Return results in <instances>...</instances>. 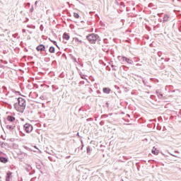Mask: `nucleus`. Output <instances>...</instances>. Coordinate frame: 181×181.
Masks as SVG:
<instances>
[{
    "label": "nucleus",
    "mask_w": 181,
    "mask_h": 181,
    "mask_svg": "<svg viewBox=\"0 0 181 181\" xmlns=\"http://www.w3.org/2000/svg\"><path fill=\"white\" fill-rule=\"evenodd\" d=\"M86 39L91 45H95L97 42L98 45H100V42H101V37L98 35V34L90 33L86 35Z\"/></svg>",
    "instance_id": "1"
},
{
    "label": "nucleus",
    "mask_w": 181,
    "mask_h": 181,
    "mask_svg": "<svg viewBox=\"0 0 181 181\" xmlns=\"http://www.w3.org/2000/svg\"><path fill=\"white\" fill-rule=\"evenodd\" d=\"M18 104L21 107L20 110H22L23 108H24L25 110V107H26V101L25 100V99H23V98H18Z\"/></svg>",
    "instance_id": "2"
},
{
    "label": "nucleus",
    "mask_w": 181,
    "mask_h": 181,
    "mask_svg": "<svg viewBox=\"0 0 181 181\" xmlns=\"http://www.w3.org/2000/svg\"><path fill=\"white\" fill-rule=\"evenodd\" d=\"M24 129L28 134H30L31 131H33V127L30 124H25L24 125Z\"/></svg>",
    "instance_id": "3"
},
{
    "label": "nucleus",
    "mask_w": 181,
    "mask_h": 181,
    "mask_svg": "<svg viewBox=\"0 0 181 181\" xmlns=\"http://www.w3.org/2000/svg\"><path fill=\"white\" fill-rule=\"evenodd\" d=\"M14 108L16 110V111H18V112H23V111H25L24 108H23L21 110V108H22V106H21V105H19V103L14 104Z\"/></svg>",
    "instance_id": "4"
},
{
    "label": "nucleus",
    "mask_w": 181,
    "mask_h": 181,
    "mask_svg": "<svg viewBox=\"0 0 181 181\" xmlns=\"http://www.w3.org/2000/svg\"><path fill=\"white\" fill-rule=\"evenodd\" d=\"M122 60L123 62H126V63H128V64H134V61L127 57H122Z\"/></svg>",
    "instance_id": "5"
},
{
    "label": "nucleus",
    "mask_w": 181,
    "mask_h": 181,
    "mask_svg": "<svg viewBox=\"0 0 181 181\" xmlns=\"http://www.w3.org/2000/svg\"><path fill=\"white\" fill-rule=\"evenodd\" d=\"M6 181H12V173L11 171L7 172Z\"/></svg>",
    "instance_id": "6"
},
{
    "label": "nucleus",
    "mask_w": 181,
    "mask_h": 181,
    "mask_svg": "<svg viewBox=\"0 0 181 181\" xmlns=\"http://www.w3.org/2000/svg\"><path fill=\"white\" fill-rule=\"evenodd\" d=\"M156 94L158 98H163V95L162 94V91H160V90H156Z\"/></svg>",
    "instance_id": "7"
},
{
    "label": "nucleus",
    "mask_w": 181,
    "mask_h": 181,
    "mask_svg": "<svg viewBox=\"0 0 181 181\" xmlns=\"http://www.w3.org/2000/svg\"><path fill=\"white\" fill-rule=\"evenodd\" d=\"M103 93H104V94H110L111 93V88L107 87L103 88Z\"/></svg>",
    "instance_id": "8"
},
{
    "label": "nucleus",
    "mask_w": 181,
    "mask_h": 181,
    "mask_svg": "<svg viewBox=\"0 0 181 181\" xmlns=\"http://www.w3.org/2000/svg\"><path fill=\"white\" fill-rule=\"evenodd\" d=\"M73 42H75L76 45H81L83 43V41H81L77 37L73 38Z\"/></svg>",
    "instance_id": "9"
},
{
    "label": "nucleus",
    "mask_w": 181,
    "mask_h": 181,
    "mask_svg": "<svg viewBox=\"0 0 181 181\" xmlns=\"http://www.w3.org/2000/svg\"><path fill=\"white\" fill-rule=\"evenodd\" d=\"M151 153H153V155H159V151L155 147L152 148Z\"/></svg>",
    "instance_id": "10"
},
{
    "label": "nucleus",
    "mask_w": 181,
    "mask_h": 181,
    "mask_svg": "<svg viewBox=\"0 0 181 181\" xmlns=\"http://www.w3.org/2000/svg\"><path fill=\"white\" fill-rule=\"evenodd\" d=\"M63 40H64V42H65V43L67 42V40H69V34L64 33L63 35Z\"/></svg>",
    "instance_id": "11"
},
{
    "label": "nucleus",
    "mask_w": 181,
    "mask_h": 181,
    "mask_svg": "<svg viewBox=\"0 0 181 181\" xmlns=\"http://www.w3.org/2000/svg\"><path fill=\"white\" fill-rule=\"evenodd\" d=\"M168 21H169V15L164 14L163 18V23H165V22H168Z\"/></svg>",
    "instance_id": "12"
},
{
    "label": "nucleus",
    "mask_w": 181,
    "mask_h": 181,
    "mask_svg": "<svg viewBox=\"0 0 181 181\" xmlns=\"http://www.w3.org/2000/svg\"><path fill=\"white\" fill-rule=\"evenodd\" d=\"M37 52H43V50H45V46L39 45L38 47H37Z\"/></svg>",
    "instance_id": "13"
},
{
    "label": "nucleus",
    "mask_w": 181,
    "mask_h": 181,
    "mask_svg": "<svg viewBox=\"0 0 181 181\" xmlns=\"http://www.w3.org/2000/svg\"><path fill=\"white\" fill-rule=\"evenodd\" d=\"M92 151H93V149L91 148V147H90V146H88L86 147V153H88V155H91Z\"/></svg>",
    "instance_id": "14"
},
{
    "label": "nucleus",
    "mask_w": 181,
    "mask_h": 181,
    "mask_svg": "<svg viewBox=\"0 0 181 181\" xmlns=\"http://www.w3.org/2000/svg\"><path fill=\"white\" fill-rule=\"evenodd\" d=\"M69 57L74 63H77V59L73 54H69Z\"/></svg>",
    "instance_id": "15"
},
{
    "label": "nucleus",
    "mask_w": 181,
    "mask_h": 181,
    "mask_svg": "<svg viewBox=\"0 0 181 181\" xmlns=\"http://www.w3.org/2000/svg\"><path fill=\"white\" fill-rule=\"evenodd\" d=\"M7 120L10 122H13V121H15V117H13V116H8Z\"/></svg>",
    "instance_id": "16"
},
{
    "label": "nucleus",
    "mask_w": 181,
    "mask_h": 181,
    "mask_svg": "<svg viewBox=\"0 0 181 181\" xmlns=\"http://www.w3.org/2000/svg\"><path fill=\"white\" fill-rule=\"evenodd\" d=\"M0 162H1V163H6L8 159H6V158L0 157Z\"/></svg>",
    "instance_id": "17"
},
{
    "label": "nucleus",
    "mask_w": 181,
    "mask_h": 181,
    "mask_svg": "<svg viewBox=\"0 0 181 181\" xmlns=\"http://www.w3.org/2000/svg\"><path fill=\"white\" fill-rule=\"evenodd\" d=\"M80 142L81 144V146L79 148V151H83V148H84V142L83 141V139H80Z\"/></svg>",
    "instance_id": "18"
},
{
    "label": "nucleus",
    "mask_w": 181,
    "mask_h": 181,
    "mask_svg": "<svg viewBox=\"0 0 181 181\" xmlns=\"http://www.w3.org/2000/svg\"><path fill=\"white\" fill-rule=\"evenodd\" d=\"M74 18H75L76 19H78L80 18V15L78 14V13H74Z\"/></svg>",
    "instance_id": "19"
},
{
    "label": "nucleus",
    "mask_w": 181,
    "mask_h": 181,
    "mask_svg": "<svg viewBox=\"0 0 181 181\" xmlns=\"http://www.w3.org/2000/svg\"><path fill=\"white\" fill-rule=\"evenodd\" d=\"M49 52V53H54V48L53 47H50Z\"/></svg>",
    "instance_id": "20"
},
{
    "label": "nucleus",
    "mask_w": 181,
    "mask_h": 181,
    "mask_svg": "<svg viewBox=\"0 0 181 181\" xmlns=\"http://www.w3.org/2000/svg\"><path fill=\"white\" fill-rule=\"evenodd\" d=\"M111 67H112V70H113L114 71H117V69H115V68L117 67V66H115V65H111Z\"/></svg>",
    "instance_id": "21"
},
{
    "label": "nucleus",
    "mask_w": 181,
    "mask_h": 181,
    "mask_svg": "<svg viewBox=\"0 0 181 181\" xmlns=\"http://www.w3.org/2000/svg\"><path fill=\"white\" fill-rule=\"evenodd\" d=\"M78 152H80V148L78 147V148H76V149H75V153H78Z\"/></svg>",
    "instance_id": "22"
},
{
    "label": "nucleus",
    "mask_w": 181,
    "mask_h": 181,
    "mask_svg": "<svg viewBox=\"0 0 181 181\" xmlns=\"http://www.w3.org/2000/svg\"><path fill=\"white\" fill-rule=\"evenodd\" d=\"M105 107H107V108H110V103H108V102L105 103Z\"/></svg>",
    "instance_id": "23"
},
{
    "label": "nucleus",
    "mask_w": 181,
    "mask_h": 181,
    "mask_svg": "<svg viewBox=\"0 0 181 181\" xmlns=\"http://www.w3.org/2000/svg\"><path fill=\"white\" fill-rule=\"evenodd\" d=\"M81 78H83V80H86L87 81V78H86V76H83L81 74H80Z\"/></svg>",
    "instance_id": "24"
},
{
    "label": "nucleus",
    "mask_w": 181,
    "mask_h": 181,
    "mask_svg": "<svg viewBox=\"0 0 181 181\" xmlns=\"http://www.w3.org/2000/svg\"><path fill=\"white\" fill-rule=\"evenodd\" d=\"M120 22H122V26H124V22H125V20L121 19Z\"/></svg>",
    "instance_id": "25"
},
{
    "label": "nucleus",
    "mask_w": 181,
    "mask_h": 181,
    "mask_svg": "<svg viewBox=\"0 0 181 181\" xmlns=\"http://www.w3.org/2000/svg\"><path fill=\"white\" fill-rule=\"evenodd\" d=\"M99 124L100 125L103 126L104 125L105 123H104V121H100Z\"/></svg>",
    "instance_id": "26"
},
{
    "label": "nucleus",
    "mask_w": 181,
    "mask_h": 181,
    "mask_svg": "<svg viewBox=\"0 0 181 181\" xmlns=\"http://www.w3.org/2000/svg\"><path fill=\"white\" fill-rule=\"evenodd\" d=\"M170 155L171 156H174L175 158H177V156L176 155H175V154L170 153Z\"/></svg>",
    "instance_id": "27"
},
{
    "label": "nucleus",
    "mask_w": 181,
    "mask_h": 181,
    "mask_svg": "<svg viewBox=\"0 0 181 181\" xmlns=\"http://www.w3.org/2000/svg\"><path fill=\"white\" fill-rule=\"evenodd\" d=\"M86 121H93V118H88V119H86Z\"/></svg>",
    "instance_id": "28"
},
{
    "label": "nucleus",
    "mask_w": 181,
    "mask_h": 181,
    "mask_svg": "<svg viewBox=\"0 0 181 181\" xmlns=\"http://www.w3.org/2000/svg\"><path fill=\"white\" fill-rule=\"evenodd\" d=\"M76 136H78V138H81V136H80V133H79V132H78V133L76 134Z\"/></svg>",
    "instance_id": "29"
},
{
    "label": "nucleus",
    "mask_w": 181,
    "mask_h": 181,
    "mask_svg": "<svg viewBox=\"0 0 181 181\" xmlns=\"http://www.w3.org/2000/svg\"><path fill=\"white\" fill-rule=\"evenodd\" d=\"M181 26V21H178V27H180Z\"/></svg>",
    "instance_id": "30"
},
{
    "label": "nucleus",
    "mask_w": 181,
    "mask_h": 181,
    "mask_svg": "<svg viewBox=\"0 0 181 181\" xmlns=\"http://www.w3.org/2000/svg\"><path fill=\"white\" fill-rule=\"evenodd\" d=\"M141 78L142 79L144 84H146L145 81L144 80V78L141 77Z\"/></svg>",
    "instance_id": "31"
},
{
    "label": "nucleus",
    "mask_w": 181,
    "mask_h": 181,
    "mask_svg": "<svg viewBox=\"0 0 181 181\" xmlns=\"http://www.w3.org/2000/svg\"><path fill=\"white\" fill-rule=\"evenodd\" d=\"M89 93H93V89L92 88H89Z\"/></svg>",
    "instance_id": "32"
},
{
    "label": "nucleus",
    "mask_w": 181,
    "mask_h": 181,
    "mask_svg": "<svg viewBox=\"0 0 181 181\" xmlns=\"http://www.w3.org/2000/svg\"><path fill=\"white\" fill-rule=\"evenodd\" d=\"M179 32H181V25L178 27Z\"/></svg>",
    "instance_id": "33"
},
{
    "label": "nucleus",
    "mask_w": 181,
    "mask_h": 181,
    "mask_svg": "<svg viewBox=\"0 0 181 181\" xmlns=\"http://www.w3.org/2000/svg\"><path fill=\"white\" fill-rule=\"evenodd\" d=\"M98 94H101V92L100 90H97Z\"/></svg>",
    "instance_id": "34"
},
{
    "label": "nucleus",
    "mask_w": 181,
    "mask_h": 181,
    "mask_svg": "<svg viewBox=\"0 0 181 181\" xmlns=\"http://www.w3.org/2000/svg\"><path fill=\"white\" fill-rule=\"evenodd\" d=\"M155 98V95H151V98Z\"/></svg>",
    "instance_id": "35"
},
{
    "label": "nucleus",
    "mask_w": 181,
    "mask_h": 181,
    "mask_svg": "<svg viewBox=\"0 0 181 181\" xmlns=\"http://www.w3.org/2000/svg\"><path fill=\"white\" fill-rule=\"evenodd\" d=\"M165 62H169V59H165Z\"/></svg>",
    "instance_id": "36"
},
{
    "label": "nucleus",
    "mask_w": 181,
    "mask_h": 181,
    "mask_svg": "<svg viewBox=\"0 0 181 181\" xmlns=\"http://www.w3.org/2000/svg\"><path fill=\"white\" fill-rule=\"evenodd\" d=\"M175 153H179V151H175Z\"/></svg>",
    "instance_id": "37"
},
{
    "label": "nucleus",
    "mask_w": 181,
    "mask_h": 181,
    "mask_svg": "<svg viewBox=\"0 0 181 181\" xmlns=\"http://www.w3.org/2000/svg\"><path fill=\"white\" fill-rule=\"evenodd\" d=\"M73 84H74V86H76V82H74V83H72V85H73Z\"/></svg>",
    "instance_id": "38"
},
{
    "label": "nucleus",
    "mask_w": 181,
    "mask_h": 181,
    "mask_svg": "<svg viewBox=\"0 0 181 181\" xmlns=\"http://www.w3.org/2000/svg\"><path fill=\"white\" fill-rule=\"evenodd\" d=\"M37 1H35V5H37Z\"/></svg>",
    "instance_id": "39"
},
{
    "label": "nucleus",
    "mask_w": 181,
    "mask_h": 181,
    "mask_svg": "<svg viewBox=\"0 0 181 181\" xmlns=\"http://www.w3.org/2000/svg\"><path fill=\"white\" fill-rule=\"evenodd\" d=\"M105 115V117H108V115Z\"/></svg>",
    "instance_id": "40"
},
{
    "label": "nucleus",
    "mask_w": 181,
    "mask_h": 181,
    "mask_svg": "<svg viewBox=\"0 0 181 181\" xmlns=\"http://www.w3.org/2000/svg\"><path fill=\"white\" fill-rule=\"evenodd\" d=\"M69 16H71V14H70V13H69Z\"/></svg>",
    "instance_id": "41"
},
{
    "label": "nucleus",
    "mask_w": 181,
    "mask_h": 181,
    "mask_svg": "<svg viewBox=\"0 0 181 181\" xmlns=\"http://www.w3.org/2000/svg\"><path fill=\"white\" fill-rule=\"evenodd\" d=\"M180 115H181V110L180 111Z\"/></svg>",
    "instance_id": "42"
},
{
    "label": "nucleus",
    "mask_w": 181,
    "mask_h": 181,
    "mask_svg": "<svg viewBox=\"0 0 181 181\" xmlns=\"http://www.w3.org/2000/svg\"><path fill=\"white\" fill-rule=\"evenodd\" d=\"M110 115H112V113L110 114Z\"/></svg>",
    "instance_id": "43"
},
{
    "label": "nucleus",
    "mask_w": 181,
    "mask_h": 181,
    "mask_svg": "<svg viewBox=\"0 0 181 181\" xmlns=\"http://www.w3.org/2000/svg\"><path fill=\"white\" fill-rule=\"evenodd\" d=\"M69 39H70V36H69Z\"/></svg>",
    "instance_id": "44"
},
{
    "label": "nucleus",
    "mask_w": 181,
    "mask_h": 181,
    "mask_svg": "<svg viewBox=\"0 0 181 181\" xmlns=\"http://www.w3.org/2000/svg\"><path fill=\"white\" fill-rule=\"evenodd\" d=\"M69 52H70V49H69Z\"/></svg>",
    "instance_id": "45"
}]
</instances>
